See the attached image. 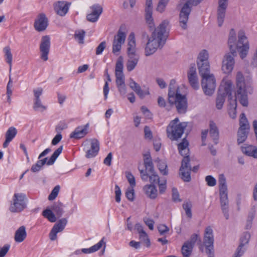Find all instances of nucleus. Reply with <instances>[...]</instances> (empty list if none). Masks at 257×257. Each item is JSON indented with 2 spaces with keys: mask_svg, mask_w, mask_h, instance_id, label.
I'll return each mask as SVG.
<instances>
[{
  "mask_svg": "<svg viewBox=\"0 0 257 257\" xmlns=\"http://www.w3.org/2000/svg\"><path fill=\"white\" fill-rule=\"evenodd\" d=\"M188 78L189 82L192 87L194 89H197L199 88V84L195 64H193L190 68L189 71L188 73Z\"/></svg>",
  "mask_w": 257,
  "mask_h": 257,
  "instance_id": "obj_26",
  "label": "nucleus"
},
{
  "mask_svg": "<svg viewBox=\"0 0 257 257\" xmlns=\"http://www.w3.org/2000/svg\"><path fill=\"white\" fill-rule=\"evenodd\" d=\"M227 0H219V7L217 11V22L218 26H221L225 17Z\"/></svg>",
  "mask_w": 257,
  "mask_h": 257,
  "instance_id": "obj_25",
  "label": "nucleus"
},
{
  "mask_svg": "<svg viewBox=\"0 0 257 257\" xmlns=\"http://www.w3.org/2000/svg\"><path fill=\"white\" fill-rule=\"evenodd\" d=\"M125 196L128 200L133 201L135 198V192L134 187L128 188L125 192Z\"/></svg>",
  "mask_w": 257,
  "mask_h": 257,
  "instance_id": "obj_51",
  "label": "nucleus"
},
{
  "mask_svg": "<svg viewBox=\"0 0 257 257\" xmlns=\"http://www.w3.org/2000/svg\"><path fill=\"white\" fill-rule=\"evenodd\" d=\"M144 222L145 224L148 226L150 230H153L155 222L153 219H151L149 218H146L144 219Z\"/></svg>",
  "mask_w": 257,
  "mask_h": 257,
  "instance_id": "obj_64",
  "label": "nucleus"
},
{
  "mask_svg": "<svg viewBox=\"0 0 257 257\" xmlns=\"http://www.w3.org/2000/svg\"><path fill=\"white\" fill-rule=\"evenodd\" d=\"M158 184L159 185L160 193L162 194L164 193L166 189V180H162Z\"/></svg>",
  "mask_w": 257,
  "mask_h": 257,
  "instance_id": "obj_57",
  "label": "nucleus"
},
{
  "mask_svg": "<svg viewBox=\"0 0 257 257\" xmlns=\"http://www.w3.org/2000/svg\"><path fill=\"white\" fill-rule=\"evenodd\" d=\"M145 194L151 199H155L157 196V190L154 185H146L144 187Z\"/></svg>",
  "mask_w": 257,
  "mask_h": 257,
  "instance_id": "obj_34",
  "label": "nucleus"
},
{
  "mask_svg": "<svg viewBox=\"0 0 257 257\" xmlns=\"http://www.w3.org/2000/svg\"><path fill=\"white\" fill-rule=\"evenodd\" d=\"M208 53L205 50L199 53L197 59L199 72L202 77L201 85L204 93L212 95L216 88V80L214 76L210 73V65L208 60Z\"/></svg>",
  "mask_w": 257,
  "mask_h": 257,
  "instance_id": "obj_1",
  "label": "nucleus"
},
{
  "mask_svg": "<svg viewBox=\"0 0 257 257\" xmlns=\"http://www.w3.org/2000/svg\"><path fill=\"white\" fill-rule=\"evenodd\" d=\"M33 108L36 111H43L45 110L47 107L42 104L41 99L34 100Z\"/></svg>",
  "mask_w": 257,
  "mask_h": 257,
  "instance_id": "obj_48",
  "label": "nucleus"
},
{
  "mask_svg": "<svg viewBox=\"0 0 257 257\" xmlns=\"http://www.w3.org/2000/svg\"><path fill=\"white\" fill-rule=\"evenodd\" d=\"M244 80L242 74L240 72H238L236 75L237 89L235 92V97L238 98L242 106H247L248 105V98Z\"/></svg>",
  "mask_w": 257,
  "mask_h": 257,
  "instance_id": "obj_11",
  "label": "nucleus"
},
{
  "mask_svg": "<svg viewBox=\"0 0 257 257\" xmlns=\"http://www.w3.org/2000/svg\"><path fill=\"white\" fill-rule=\"evenodd\" d=\"M213 242V230L210 226H208L205 230L203 243L208 257H214Z\"/></svg>",
  "mask_w": 257,
  "mask_h": 257,
  "instance_id": "obj_14",
  "label": "nucleus"
},
{
  "mask_svg": "<svg viewBox=\"0 0 257 257\" xmlns=\"http://www.w3.org/2000/svg\"><path fill=\"white\" fill-rule=\"evenodd\" d=\"M237 99V98L235 97V98L232 100V102L230 101L228 108V114L232 118H235L236 116Z\"/></svg>",
  "mask_w": 257,
  "mask_h": 257,
  "instance_id": "obj_38",
  "label": "nucleus"
},
{
  "mask_svg": "<svg viewBox=\"0 0 257 257\" xmlns=\"http://www.w3.org/2000/svg\"><path fill=\"white\" fill-rule=\"evenodd\" d=\"M27 198L25 194L15 193L10 202L9 210L13 213L21 212L27 207Z\"/></svg>",
  "mask_w": 257,
  "mask_h": 257,
  "instance_id": "obj_12",
  "label": "nucleus"
},
{
  "mask_svg": "<svg viewBox=\"0 0 257 257\" xmlns=\"http://www.w3.org/2000/svg\"><path fill=\"white\" fill-rule=\"evenodd\" d=\"M17 134V129L13 126L9 128L6 133L5 137L6 140L3 144V147L7 148L10 142L15 138Z\"/></svg>",
  "mask_w": 257,
  "mask_h": 257,
  "instance_id": "obj_30",
  "label": "nucleus"
},
{
  "mask_svg": "<svg viewBox=\"0 0 257 257\" xmlns=\"http://www.w3.org/2000/svg\"><path fill=\"white\" fill-rule=\"evenodd\" d=\"M63 146H61L56 150L55 151L51 157L49 159L48 161L47 162V164L48 165H51L53 164L58 156L61 154Z\"/></svg>",
  "mask_w": 257,
  "mask_h": 257,
  "instance_id": "obj_39",
  "label": "nucleus"
},
{
  "mask_svg": "<svg viewBox=\"0 0 257 257\" xmlns=\"http://www.w3.org/2000/svg\"><path fill=\"white\" fill-rule=\"evenodd\" d=\"M157 161V166L161 173L164 175H167L168 174V169L166 162L161 160H158Z\"/></svg>",
  "mask_w": 257,
  "mask_h": 257,
  "instance_id": "obj_44",
  "label": "nucleus"
},
{
  "mask_svg": "<svg viewBox=\"0 0 257 257\" xmlns=\"http://www.w3.org/2000/svg\"><path fill=\"white\" fill-rule=\"evenodd\" d=\"M123 58L120 56L117 60L115 68V75L116 77V84L119 93L121 95L126 93V89L124 81V75L123 73Z\"/></svg>",
  "mask_w": 257,
  "mask_h": 257,
  "instance_id": "obj_9",
  "label": "nucleus"
},
{
  "mask_svg": "<svg viewBox=\"0 0 257 257\" xmlns=\"http://www.w3.org/2000/svg\"><path fill=\"white\" fill-rule=\"evenodd\" d=\"M168 101L171 105L175 104L178 112L180 113L186 112L187 108V101L185 95L180 93L179 87L176 85V81L173 79L170 81Z\"/></svg>",
  "mask_w": 257,
  "mask_h": 257,
  "instance_id": "obj_4",
  "label": "nucleus"
},
{
  "mask_svg": "<svg viewBox=\"0 0 257 257\" xmlns=\"http://www.w3.org/2000/svg\"><path fill=\"white\" fill-rule=\"evenodd\" d=\"M209 136L214 143L217 144L219 138V133L215 123L212 121L210 122Z\"/></svg>",
  "mask_w": 257,
  "mask_h": 257,
  "instance_id": "obj_35",
  "label": "nucleus"
},
{
  "mask_svg": "<svg viewBox=\"0 0 257 257\" xmlns=\"http://www.w3.org/2000/svg\"><path fill=\"white\" fill-rule=\"evenodd\" d=\"M50 48V39L48 36H45L42 37V41L40 46V49L41 53V58L44 61L48 59V54Z\"/></svg>",
  "mask_w": 257,
  "mask_h": 257,
  "instance_id": "obj_17",
  "label": "nucleus"
},
{
  "mask_svg": "<svg viewBox=\"0 0 257 257\" xmlns=\"http://www.w3.org/2000/svg\"><path fill=\"white\" fill-rule=\"evenodd\" d=\"M158 229L161 235H163L164 234L168 232L169 230L168 227L163 224L159 225Z\"/></svg>",
  "mask_w": 257,
  "mask_h": 257,
  "instance_id": "obj_60",
  "label": "nucleus"
},
{
  "mask_svg": "<svg viewBox=\"0 0 257 257\" xmlns=\"http://www.w3.org/2000/svg\"><path fill=\"white\" fill-rule=\"evenodd\" d=\"M232 88V83L230 80L223 79L219 87L218 94L216 98V105L217 109L222 108L225 98L228 96L229 103L232 102V97L231 91Z\"/></svg>",
  "mask_w": 257,
  "mask_h": 257,
  "instance_id": "obj_5",
  "label": "nucleus"
},
{
  "mask_svg": "<svg viewBox=\"0 0 257 257\" xmlns=\"http://www.w3.org/2000/svg\"><path fill=\"white\" fill-rule=\"evenodd\" d=\"M60 188L59 185H57L53 188L48 196V199L49 200H53L57 197L59 192Z\"/></svg>",
  "mask_w": 257,
  "mask_h": 257,
  "instance_id": "obj_50",
  "label": "nucleus"
},
{
  "mask_svg": "<svg viewBox=\"0 0 257 257\" xmlns=\"http://www.w3.org/2000/svg\"><path fill=\"white\" fill-rule=\"evenodd\" d=\"M63 146H61L56 150L55 151L51 157L49 159L48 161L47 162V164L48 165H51L53 164L58 156L61 154Z\"/></svg>",
  "mask_w": 257,
  "mask_h": 257,
  "instance_id": "obj_40",
  "label": "nucleus"
},
{
  "mask_svg": "<svg viewBox=\"0 0 257 257\" xmlns=\"http://www.w3.org/2000/svg\"><path fill=\"white\" fill-rule=\"evenodd\" d=\"M115 201L119 203L121 200V192L119 187L117 185L115 186Z\"/></svg>",
  "mask_w": 257,
  "mask_h": 257,
  "instance_id": "obj_59",
  "label": "nucleus"
},
{
  "mask_svg": "<svg viewBox=\"0 0 257 257\" xmlns=\"http://www.w3.org/2000/svg\"><path fill=\"white\" fill-rule=\"evenodd\" d=\"M10 248V245L5 244L3 247H0V257H4L8 252Z\"/></svg>",
  "mask_w": 257,
  "mask_h": 257,
  "instance_id": "obj_55",
  "label": "nucleus"
},
{
  "mask_svg": "<svg viewBox=\"0 0 257 257\" xmlns=\"http://www.w3.org/2000/svg\"><path fill=\"white\" fill-rule=\"evenodd\" d=\"M129 85L140 98H143L146 95L149 94L148 88L142 89L141 86L132 78L130 79Z\"/></svg>",
  "mask_w": 257,
  "mask_h": 257,
  "instance_id": "obj_27",
  "label": "nucleus"
},
{
  "mask_svg": "<svg viewBox=\"0 0 257 257\" xmlns=\"http://www.w3.org/2000/svg\"><path fill=\"white\" fill-rule=\"evenodd\" d=\"M144 164L147 174H143V171H141L142 179H147L149 177L150 182L155 185L159 183L161 180H160L159 176L154 172V166L149 154L144 155Z\"/></svg>",
  "mask_w": 257,
  "mask_h": 257,
  "instance_id": "obj_10",
  "label": "nucleus"
},
{
  "mask_svg": "<svg viewBox=\"0 0 257 257\" xmlns=\"http://www.w3.org/2000/svg\"><path fill=\"white\" fill-rule=\"evenodd\" d=\"M242 152L247 156L257 158V148L251 146L246 145L241 147Z\"/></svg>",
  "mask_w": 257,
  "mask_h": 257,
  "instance_id": "obj_36",
  "label": "nucleus"
},
{
  "mask_svg": "<svg viewBox=\"0 0 257 257\" xmlns=\"http://www.w3.org/2000/svg\"><path fill=\"white\" fill-rule=\"evenodd\" d=\"M205 181L207 182V185L209 186H214L216 184L215 179L210 175L207 176L205 177Z\"/></svg>",
  "mask_w": 257,
  "mask_h": 257,
  "instance_id": "obj_54",
  "label": "nucleus"
},
{
  "mask_svg": "<svg viewBox=\"0 0 257 257\" xmlns=\"http://www.w3.org/2000/svg\"><path fill=\"white\" fill-rule=\"evenodd\" d=\"M187 126L186 122H179L178 118L172 120L167 127L168 137L172 141L180 138Z\"/></svg>",
  "mask_w": 257,
  "mask_h": 257,
  "instance_id": "obj_7",
  "label": "nucleus"
},
{
  "mask_svg": "<svg viewBox=\"0 0 257 257\" xmlns=\"http://www.w3.org/2000/svg\"><path fill=\"white\" fill-rule=\"evenodd\" d=\"M89 124L80 125L75 128V129L70 134V138L76 140H79L87 135L88 133Z\"/></svg>",
  "mask_w": 257,
  "mask_h": 257,
  "instance_id": "obj_20",
  "label": "nucleus"
},
{
  "mask_svg": "<svg viewBox=\"0 0 257 257\" xmlns=\"http://www.w3.org/2000/svg\"><path fill=\"white\" fill-rule=\"evenodd\" d=\"M219 194L220 205L222 212L226 219L229 218L228 200L226 180L223 174L219 176Z\"/></svg>",
  "mask_w": 257,
  "mask_h": 257,
  "instance_id": "obj_8",
  "label": "nucleus"
},
{
  "mask_svg": "<svg viewBox=\"0 0 257 257\" xmlns=\"http://www.w3.org/2000/svg\"><path fill=\"white\" fill-rule=\"evenodd\" d=\"M71 3L65 1H58L53 5L55 13L59 16H64L68 12Z\"/></svg>",
  "mask_w": 257,
  "mask_h": 257,
  "instance_id": "obj_21",
  "label": "nucleus"
},
{
  "mask_svg": "<svg viewBox=\"0 0 257 257\" xmlns=\"http://www.w3.org/2000/svg\"><path fill=\"white\" fill-rule=\"evenodd\" d=\"M189 163L190 160L187 157L183 159L181 166L180 168L181 178L185 182H189L191 180L190 172L191 169Z\"/></svg>",
  "mask_w": 257,
  "mask_h": 257,
  "instance_id": "obj_15",
  "label": "nucleus"
},
{
  "mask_svg": "<svg viewBox=\"0 0 257 257\" xmlns=\"http://www.w3.org/2000/svg\"><path fill=\"white\" fill-rule=\"evenodd\" d=\"M3 51L5 53L6 61L9 64L11 70L13 60V55L11 53V48L9 46H7L4 48Z\"/></svg>",
  "mask_w": 257,
  "mask_h": 257,
  "instance_id": "obj_41",
  "label": "nucleus"
},
{
  "mask_svg": "<svg viewBox=\"0 0 257 257\" xmlns=\"http://www.w3.org/2000/svg\"><path fill=\"white\" fill-rule=\"evenodd\" d=\"M139 238L140 240L146 244L147 247L150 246V241L148 235L145 231H141L139 234Z\"/></svg>",
  "mask_w": 257,
  "mask_h": 257,
  "instance_id": "obj_47",
  "label": "nucleus"
},
{
  "mask_svg": "<svg viewBox=\"0 0 257 257\" xmlns=\"http://www.w3.org/2000/svg\"><path fill=\"white\" fill-rule=\"evenodd\" d=\"M168 25V22L164 21L153 33L145 48L146 56L153 54L158 48L163 47L167 37L166 28Z\"/></svg>",
  "mask_w": 257,
  "mask_h": 257,
  "instance_id": "obj_2",
  "label": "nucleus"
},
{
  "mask_svg": "<svg viewBox=\"0 0 257 257\" xmlns=\"http://www.w3.org/2000/svg\"><path fill=\"white\" fill-rule=\"evenodd\" d=\"M250 237V235L248 232H245L243 234V235L240 237L239 245L237 248L236 251L233 257H240L243 254L244 250H242V248L245 244H247L248 242Z\"/></svg>",
  "mask_w": 257,
  "mask_h": 257,
  "instance_id": "obj_29",
  "label": "nucleus"
},
{
  "mask_svg": "<svg viewBox=\"0 0 257 257\" xmlns=\"http://www.w3.org/2000/svg\"><path fill=\"white\" fill-rule=\"evenodd\" d=\"M168 2L169 0H160L157 6V10L161 13L164 12Z\"/></svg>",
  "mask_w": 257,
  "mask_h": 257,
  "instance_id": "obj_52",
  "label": "nucleus"
},
{
  "mask_svg": "<svg viewBox=\"0 0 257 257\" xmlns=\"http://www.w3.org/2000/svg\"><path fill=\"white\" fill-rule=\"evenodd\" d=\"M67 222V221L65 218H62L53 226L49 233V237L51 240H55L57 239V234L64 230Z\"/></svg>",
  "mask_w": 257,
  "mask_h": 257,
  "instance_id": "obj_19",
  "label": "nucleus"
},
{
  "mask_svg": "<svg viewBox=\"0 0 257 257\" xmlns=\"http://www.w3.org/2000/svg\"><path fill=\"white\" fill-rule=\"evenodd\" d=\"M106 47V42L103 41L97 47L96 49V54L100 55Z\"/></svg>",
  "mask_w": 257,
  "mask_h": 257,
  "instance_id": "obj_56",
  "label": "nucleus"
},
{
  "mask_svg": "<svg viewBox=\"0 0 257 257\" xmlns=\"http://www.w3.org/2000/svg\"><path fill=\"white\" fill-rule=\"evenodd\" d=\"M125 38V33L119 29L117 35L115 36L112 43V53L113 54L117 55V53L120 52L121 46L124 43Z\"/></svg>",
  "mask_w": 257,
  "mask_h": 257,
  "instance_id": "obj_16",
  "label": "nucleus"
},
{
  "mask_svg": "<svg viewBox=\"0 0 257 257\" xmlns=\"http://www.w3.org/2000/svg\"><path fill=\"white\" fill-rule=\"evenodd\" d=\"M236 41V33L234 29H232L229 35L228 45L231 53L234 55L236 54V49L238 51L240 57L241 59L245 58L248 53L249 47L247 37L243 31L238 32V40L236 47L234 44Z\"/></svg>",
  "mask_w": 257,
  "mask_h": 257,
  "instance_id": "obj_3",
  "label": "nucleus"
},
{
  "mask_svg": "<svg viewBox=\"0 0 257 257\" xmlns=\"http://www.w3.org/2000/svg\"><path fill=\"white\" fill-rule=\"evenodd\" d=\"M145 18L150 29L154 28V20L152 18V0H146Z\"/></svg>",
  "mask_w": 257,
  "mask_h": 257,
  "instance_id": "obj_23",
  "label": "nucleus"
},
{
  "mask_svg": "<svg viewBox=\"0 0 257 257\" xmlns=\"http://www.w3.org/2000/svg\"><path fill=\"white\" fill-rule=\"evenodd\" d=\"M236 54H233L230 52L226 55L222 61V70L224 73L229 74L231 73L233 69L234 60L233 57Z\"/></svg>",
  "mask_w": 257,
  "mask_h": 257,
  "instance_id": "obj_18",
  "label": "nucleus"
},
{
  "mask_svg": "<svg viewBox=\"0 0 257 257\" xmlns=\"http://www.w3.org/2000/svg\"><path fill=\"white\" fill-rule=\"evenodd\" d=\"M85 35V32L84 30H77L75 32L74 38L79 42V43L83 44Z\"/></svg>",
  "mask_w": 257,
  "mask_h": 257,
  "instance_id": "obj_46",
  "label": "nucleus"
},
{
  "mask_svg": "<svg viewBox=\"0 0 257 257\" xmlns=\"http://www.w3.org/2000/svg\"><path fill=\"white\" fill-rule=\"evenodd\" d=\"M126 177L131 187H134L136 186V181L133 175L131 172H126Z\"/></svg>",
  "mask_w": 257,
  "mask_h": 257,
  "instance_id": "obj_53",
  "label": "nucleus"
},
{
  "mask_svg": "<svg viewBox=\"0 0 257 257\" xmlns=\"http://www.w3.org/2000/svg\"><path fill=\"white\" fill-rule=\"evenodd\" d=\"M239 128L238 131L237 142L241 144L244 142L247 138L249 129V125L244 113L240 114L239 119Z\"/></svg>",
  "mask_w": 257,
  "mask_h": 257,
  "instance_id": "obj_13",
  "label": "nucleus"
},
{
  "mask_svg": "<svg viewBox=\"0 0 257 257\" xmlns=\"http://www.w3.org/2000/svg\"><path fill=\"white\" fill-rule=\"evenodd\" d=\"M254 213H251L248 215V219L247 220V223H246V227H245L246 229H248L250 228V227L251 226L252 221L254 218Z\"/></svg>",
  "mask_w": 257,
  "mask_h": 257,
  "instance_id": "obj_63",
  "label": "nucleus"
},
{
  "mask_svg": "<svg viewBox=\"0 0 257 257\" xmlns=\"http://www.w3.org/2000/svg\"><path fill=\"white\" fill-rule=\"evenodd\" d=\"M51 209L56 213L57 215L61 216L63 213L62 207L59 205L55 204L51 207Z\"/></svg>",
  "mask_w": 257,
  "mask_h": 257,
  "instance_id": "obj_61",
  "label": "nucleus"
},
{
  "mask_svg": "<svg viewBox=\"0 0 257 257\" xmlns=\"http://www.w3.org/2000/svg\"><path fill=\"white\" fill-rule=\"evenodd\" d=\"M105 73L106 77H107V81H105V84L104 85L103 88V94H104V99L106 100L107 99L108 94L109 91V86H108V82L111 81V79H110L109 75L108 73L107 69L105 70Z\"/></svg>",
  "mask_w": 257,
  "mask_h": 257,
  "instance_id": "obj_45",
  "label": "nucleus"
},
{
  "mask_svg": "<svg viewBox=\"0 0 257 257\" xmlns=\"http://www.w3.org/2000/svg\"><path fill=\"white\" fill-rule=\"evenodd\" d=\"M47 158H46L42 160H38L35 164H34L31 169V170L33 172H37L40 171L43 165L47 164L46 160Z\"/></svg>",
  "mask_w": 257,
  "mask_h": 257,
  "instance_id": "obj_43",
  "label": "nucleus"
},
{
  "mask_svg": "<svg viewBox=\"0 0 257 257\" xmlns=\"http://www.w3.org/2000/svg\"><path fill=\"white\" fill-rule=\"evenodd\" d=\"M188 145V141L185 139H184L182 141L178 144V148L180 155L184 157L183 159L187 157L190 160Z\"/></svg>",
  "mask_w": 257,
  "mask_h": 257,
  "instance_id": "obj_32",
  "label": "nucleus"
},
{
  "mask_svg": "<svg viewBox=\"0 0 257 257\" xmlns=\"http://www.w3.org/2000/svg\"><path fill=\"white\" fill-rule=\"evenodd\" d=\"M43 91V89L41 87H39L33 90L35 97L34 100L41 99L40 96L42 94Z\"/></svg>",
  "mask_w": 257,
  "mask_h": 257,
  "instance_id": "obj_58",
  "label": "nucleus"
},
{
  "mask_svg": "<svg viewBox=\"0 0 257 257\" xmlns=\"http://www.w3.org/2000/svg\"><path fill=\"white\" fill-rule=\"evenodd\" d=\"M127 55L128 60L126 63V68L128 71L133 70L136 67L139 59V56L136 54V40L134 33H131L128 38Z\"/></svg>",
  "mask_w": 257,
  "mask_h": 257,
  "instance_id": "obj_6",
  "label": "nucleus"
},
{
  "mask_svg": "<svg viewBox=\"0 0 257 257\" xmlns=\"http://www.w3.org/2000/svg\"><path fill=\"white\" fill-rule=\"evenodd\" d=\"M104 239L105 238L103 237L98 243L88 248H82V253L85 254L93 253L100 249L102 246H103V248L104 249L106 245Z\"/></svg>",
  "mask_w": 257,
  "mask_h": 257,
  "instance_id": "obj_31",
  "label": "nucleus"
},
{
  "mask_svg": "<svg viewBox=\"0 0 257 257\" xmlns=\"http://www.w3.org/2000/svg\"><path fill=\"white\" fill-rule=\"evenodd\" d=\"M27 237L26 227L24 226H20L15 232L14 239L16 242H23Z\"/></svg>",
  "mask_w": 257,
  "mask_h": 257,
  "instance_id": "obj_33",
  "label": "nucleus"
},
{
  "mask_svg": "<svg viewBox=\"0 0 257 257\" xmlns=\"http://www.w3.org/2000/svg\"><path fill=\"white\" fill-rule=\"evenodd\" d=\"M48 25V20L45 14H40L34 23V28L38 32L43 31L46 30Z\"/></svg>",
  "mask_w": 257,
  "mask_h": 257,
  "instance_id": "obj_22",
  "label": "nucleus"
},
{
  "mask_svg": "<svg viewBox=\"0 0 257 257\" xmlns=\"http://www.w3.org/2000/svg\"><path fill=\"white\" fill-rule=\"evenodd\" d=\"M91 12L87 15V19L91 22H96L102 12V8L99 5H94L90 7Z\"/></svg>",
  "mask_w": 257,
  "mask_h": 257,
  "instance_id": "obj_24",
  "label": "nucleus"
},
{
  "mask_svg": "<svg viewBox=\"0 0 257 257\" xmlns=\"http://www.w3.org/2000/svg\"><path fill=\"white\" fill-rule=\"evenodd\" d=\"M191 207L192 204L190 202H186L183 204V208L185 211L186 215L189 219L192 218Z\"/></svg>",
  "mask_w": 257,
  "mask_h": 257,
  "instance_id": "obj_49",
  "label": "nucleus"
},
{
  "mask_svg": "<svg viewBox=\"0 0 257 257\" xmlns=\"http://www.w3.org/2000/svg\"><path fill=\"white\" fill-rule=\"evenodd\" d=\"M145 138L146 139L152 140L153 138L152 133L148 126H145L144 128Z\"/></svg>",
  "mask_w": 257,
  "mask_h": 257,
  "instance_id": "obj_62",
  "label": "nucleus"
},
{
  "mask_svg": "<svg viewBox=\"0 0 257 257\" xmlns=\"http://www.w3.org/2000/svg\"><path fill=\"white\" fill-rule=\"evenodd\" d=\"M192 244L189 242H185L182 247V253L183 257H190L193 249Z\"/></svg>",
  "mask_w": 257,
  "mask_h": 257,
  "instance_id": "obj_37",
  "label": "nucleus"
},
{
  "mask_svg": "<svg viewBox=\"0 0 257 257\" xmlns=\"http://www.w3.org/2000/svg\"><path fill=\"white\" fill-rule=\"evenodd\" d=\"M42 215L51 222H54L56 221V217L55 214L52 211L49 209H46L43 210Z\"/></svg>",
  "mask_w": 257,
  "mask_h": 257,
  "instance_id": "obj_42",
  "label": "nucleus"
},
{
  "mask_svg": "<svg viewBox=\"0 0 257 257\" xmlns=\"http://www.w3.org/2000/svg\"><path fill=\"white\" fill-rule=\"evenodd\" d=\"M99 150V143L98 140L93 139L91 142V147L86 152L85 156L87 158H91L95 157Z\"/></svg>",
  "mask_w": 257,
  "mask_h": 257,
  "instance_id": "obj_28",
  "label": "nucleus"
}]
</instances>
